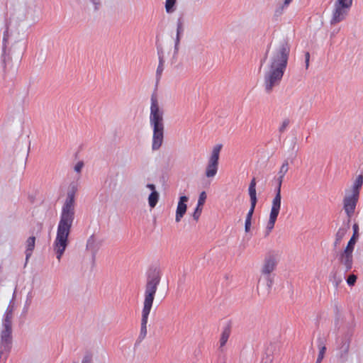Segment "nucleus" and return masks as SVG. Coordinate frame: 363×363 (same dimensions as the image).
Wrapping results in <instances>:
<instances>
[{
	"instance_id": "nucleus-19",
	"label": "nucleus",
	"mask_w": 363,
	"mask_h": 363,
	"mask_svg": "<svg viewBox=\"0 0 363 363\" xmlns=\"http://www.w3.org/2000/svg\"><path fill=\"white\" fill-rule=\"evenodd\" d=\"M35 238L34 236L29 237L26 242V257L28 259L31 256L35 247Z\"/></svg>"
},
{
	"instance_id": "nucleus-1",
	"label": "nucleus",
	"mask_w": 363,
	"mask_h": 363,
	"mask_svg": "<svg viewBox=\"0 0 363 363\" xmlns=\"http://www.w3.org/2000/svg\"><path fill=\"white\" fill-rule=\"evenodd\" d=\"M290 45L286 40L276 41L269 46L266 52L264 80L267 91L269 92L277 86L286 69Z\"/></svg>"
},
{
	"instance_id": "nucleus-6",
	"label": "nucleus",
	"mask_w": 363,
	"mask_h": 363,
	"mask_svg": "<svg viewBox=\"0 0 363 363\" xmlns=\"http://www.w3.org/2000/svg\"><path fill=\"white\" fill-rule=\"evenodd\" d=\"M14 296L15 292L13 293L12 300L10 301L6 313L4 315V318L3 320V329L1 331V342L4 345H9L11 342V320L13 318V313L15 309V303H14Z\"/></svg>"
},
{
	"instance_id": "nucleus-12",
	"label": "nucleus",
	"mask_w": 363,
	"mask_h": 363,
	"mask_svg": "<svg viewBox=\"0 0 363 363\" xmlns=\"http://www.w3.org/2000/svg\"><path fill=\"white\" fill-rule=\"evenodd\" d=\"M189 197L186 196H181L179 198L176 212H175V222L179 223L184 218L187 211V203Z\"/></svg>"
},
{
	"instance_id": "nucleus-7",
	"label": "nucleus",
	"mask_w": 363,
	"mask_h": 363,
	"mask_svg": "<svg viewBox=\"0 0 363 363\" xmlns=\"http://www.w3.org/2000/svg\"><path fill=\"white\" fill-rule=\"evenodd\" d=\"M352 3V0H335L330 18L332 25H335L345 19Z\"/></svg>"
},
{
	"instance_id": "nucleus-20",
	"label": "nucleus",
	"mask_w": 363,
	"mask_h": 363,
	"mask_svg": "<svg viewBox=\"0 0 363 363\" xmlns=\"http://www.w3.org/2000/svg\"><path fill=\"white\" fill-rule=\"evenodd\" d=\"M318 350V355L315 363H320L323 361L326 351L325 344L324 343V341L322 339L319 340Z\"/></svg>"
},
{
	"instance_id": "nucleus-3",
	"label": "nucleus",
	"mask_w": 363,
	"mask_h": 363,
	"mask_svg": "<svg viewBox=\"0 0 363 363\" xmlns=\"http://www.w3.org/2000/svg\"><path fill=\"white\" fill-rule=\"evenodd\" d=\"M150 124L152 128V150H158L164 142V111L157 99L152 97L150 113Z\"/></svg>"
},
{
	"instance_id": "nucleus-33",
	"label": "nucleus",
	"mask_w": 363,
	"mask_h": 363,
	"mask_svg": "<svg viewBox=\"0 0 363 363\" xmlns=\"http://www.w3.org/2000/svg\"><path fill=\"white\" fill-rule=\"evenodd\" d=\"M7 355H4L2 351H0V363H6Z\"/></svg>"
},
{
	"instance_id": "nucleus-34",
	"label": "nucleus",
	"mask_w": 363,
	"mask_h": 363,
	"mask_svg": "<svg viewBox=\"0 0 363 363\" xmlns=\"http://www.w3.org/2000/svg\"><path fill=\"white\" fill-rule=\"evenodd\" d=\"M293 0H284L281 8H287Z\"/></svg>"
},
{
	"instance_id": "nucleus-21",
	"label": "nucleus",
	"mask_w": 363,
	"mask_h": 363,
	"mask_svg": "<svg viewBox=\"0 0 363 363\" xmlns=\"http://www.w3.org/2000/svg\"><path fill=\"white\" fill-rule=\"evenodd\" d=\"M254 210H255V207L251 206L249 212L247 213L246 220H245V230L246 233L249 232L250 230L251 220H252V216Z\"/></svg>"
},
{
	"instance_id": "nucleus-11",
	"label": "nucleus",
	"mask_w": 363,
	"mask_h": 363,
	"mask_svg": "<svg viewBox=\"0 0 363 363\" xmlns=\"http://www.w3.org/2000/svg\"><path fill=\"white\" fill-rule=\"evenodd\" d=\"M359 196L345 192L343 199V209L348 218H351L356 208Z\"/></svg>"
},
{
	"instance_id": "nucleus-22",
	"label": "nucleus",
	"mask_w": 363,
	"mask_h": 363,
	"mask_svg": "<svg viewBox=\"0 0 363 363\" xmlns=\"http://www.w3.org/2000/svg\"><path fill=\"white\" fill-rule=\"evenodd\" d=\"M347 228L343 227V228H340L337 233H336V235H335V245H338L341 240L345 237V235H346L347 233Z\"/></svg>"
},
{
	"instance_id": "nucleus-25",
	"label": "nucleus",
	"mask_w": 363,
	"mask_h": 363,
	"mask_svg": "<svg viewBox=\"0 0 363 363\" xmlns=\"http://www.w3.org/2000/svg\"><path fill=\"white\" fill-rule=\"evenodd\" d=\"M230 336V331L228 329H225L221 334L220 339V346L223 347L227 342Z\"/></svg>"
},
{
	"instance_id": "nucleus-30",
	"label": "nucleus",
	"mask_w": 363,
	"mask_h": 363,
	"mask_svg": "<svg viewBox=\"0 0 363 363\" xmlns=\"http://www.w3.org/2000/svg\"><path fill=\"white\" fill-rule=\"evenodd\" d=\"M289 124V121L288 119L284 120L279 128V132L283 133L285 130V129L288 127Z\"/></svg>"
},
{
	"instance_id": "nucleus-26",
	"label": "nucleus",
	"mask_w": 363,
	"mask_h": 363,
	"mask_svg": "<svg viewBox=\"0 0 363 363\" xmlns=\"http://www.w3.org/2000/svg\"><path fill=\"white\" fill-rule=\"evenodd\" d=\"M206 198H207V195H206V191H201L199 196L197 206L203 207V206L204 205V203L206 202Z\"/></svg>"
},
{
	"instance_id": "nucleus-24",
	"label": "nucleus",
	"mask_w": 363,
	"mask_h": 363,
	"mask_svg": "<svg viewBox=\"0 0 363 363\" xmlns=\"http://www.w3.org/2000/svg\"><path fill=\"white\" fill-rule=\"evenodd\" d=\"M289 170V162L287 160H285L282 165L280 167V169L279 171V176L280 177V179L284 178L285 174Z\"/></svg>"
},
{
	"instance_id": "nucleus-4",
	"label": "nucleus",
	"mask_w": 363,
	"mask_h": 363,
	"mask_svg": "<svg viewBox=\"0 0 363 363\" xmlns=\"http://www.w3.org/2000/svg\"><path fill=\"white\" fill-rule=\"evenodd\" d=\"M161 274L160 272L154 270L147 278L145 286V299L143 303V309L142 312L141 333L146 334V325L148 315L150 314L152 303L155 298L157 286L160 282Z\"/></svg>"
},
{
	"instance_id": "nucleus-28",
	"label": "nucleus",
	"mask_w": 363,
	"mask_h": 363,
	"mask_svg": "<svg viewBox=\"0 0 363 363\" xmlns=\"http://www.w3.org/2000/svg\"><path fill=\"white\" fill-rule=\"evenodd\" d=\"M354 244H355V239L354 238H352L350 239V240L349 241V242H348L346 248L345 249V250H348L350 252H352Z\"/></svg>"
},
{
	"instance_id": "nucleus-31",
	"label": "nucleus",
	"mask_w": 363,
	"mask_h": 363,
	"mask_svg": "<svg viewBox=\"0 0 363 363\" xmlns=\"http://www.w3.org/2000/svg\"><path fill=\"white\" fill-rule=\"evenodd\" d=\"M84 167V163L83 162H78L75 165H74V169L76 172L77 173H80L82 168Z\"/></svg>"
},
{
	"instance_id": "nucleus-8",
	"label": "nucleus",
	"mask_w": 363,
	"mask_h": 363,
	"mask_svg": "<svg viewBox=\"0 0 363 363\" xmlns=\"http://www.w3.org/2000/svg\"><path fill=\"white\" fill-rule=\"evenodd\" d=\"M222 147L221 144H218L214 145L211 150L205 168V176L207 178L214 177L218 172L220 152Z\"/></svg>"
},
{
	"instance_id": "nucleus-32",
	"label": "nucleus",
	"mask_w": 363,
	"mask_h": 363,
	"mask_svg": "<svg viewBox=\"0 0 363 363\" xmlns=\"http://www.w3.org/2000/svg\"><path fill=\"white\" fill-rule=\"evenodd\" d=\"M163 70V60L161 57H160V64H159V66L157 67V73H161Z\"/></svg>"
},
{
	"instance_id": "nucleus-27",
	"label": "nucleus",
	"mask_w": 363,
	"mask_h": 363,
	"mask_svg": "<svg viewBox=\"0 0 363 363\" xmlns=\"http://www.w3.org/2000/svg\"><path fill=\"white\" fill-rule=\"evenodd\" d=\"M201 211H202V207L201 206H196L195 210H194V212L193 213V218L195 220H198L200 216H201Z\"/></svg>"
},
{
	"instance_id": "nucleus-10",
	"label": "nucleus",
	"mask_w": 363,
	"mask_h": 363,
	"mask_svg": "<svg viewBox=\"0 0 363 363\" xmlns=\"http://www.w3.org/2000/svg\"><path fill=\"white\" fill-rule=\"evenodd\" d=\"M275 274L259 273L257 289L263 294H269L274 283Z\"/></svg>"
},
{
	"instance_id": "nucleus-17",
	"label": "nucleus",
	"mask_w": 363,
	"mask_h": 363,
	"mask_svg": "<svg viewBox=\"0 0 363 363\" xmlns=\"http://www.w3.org/2000/svg\"><path fill=\"white\" fill-rule=\"evenodd\" d=\"M345 277L340 270L333 272L330 276L329 281L337 288L342 282Z\"/></svg>"
},
{
	"instance_id": "nucleus-15",
	"label": "nucleus",
	"mask_w": 363,
	"mask_h": 363,
	"mask_svg": "<svg viewBox=\"0 0 363 363\" xmlns=\"http://www.w3.org/2000/svg\"><path fill=\"white\" fill-rule=\"evenodd\" d=\"M101 246V242L94 235H91L86 243V250L93 255L96 254L99 250Z\"/></svg>"
},
{
	"instance_id": "nucleus-35",
	"label": "nucleus",
	"mask_w": 363,
	"mask_h": 363,
	"mask_svg": "<svg viewBox=\"0 0 363 363\" xmlns=\"http://www.w3.org/2000/svg\"><path fill=\"white\" fill-rule=\"evenodd\" d=\"M82 363H92L91 357L89 356L84 357Z\"/></svg>"
},
{
	"instance_id": "nucleus-2",
	"label": "nucleus",
	"mask_w": 363,
	"mask_h": 363,
	"mask_svg": "<svg viewBox=\"0 0 363 363\" xmlns=\"http://www.w3.org/2000/svg\"><path fill=\"white\" fill-rule=\"evenodd\" d=\"M75 218V201L73 194H68L62 206L56 236L52 249L58 262H60L69 245V236Z\"/></svg>"
},
{
	"instance_id": "nucleus-36",
	"label": "nucleus",
	"mask_w": 363,
	"mask_h": 363,
	"mask_svg": "<svg viewBox=\"0 0 363 363\" xmlns=\"http://www.w3.org/2000/svg\"><path fill=\"white\" fill-rule=\"evenodd\" d=\"M309 57H310L309 53H308V52H307V53L306 54V64H307V65L308 64Z\"/></svg>"
},
{
	"instance_id": "nucleus-13",
	"label": "nucleus",
	"mask_w": 363,
	"mask_h": 363,
	"mask_svg": "<svg viewBox=\"0 0 363 363\" xmlns=\"http://www.w3.org/2000/svg\"><path fill=\"white\" fill-rule=\"evenodd\" d=\"M146 187L151 191V194L148 196V204L151 208H153L156 206L159 199L160 194L156 189V186L153 184H147Z\"/></svg>"
},
{
	"instance_id": "nucleus-29",
	"label": "nucleus",
	"mask_w": 363,
	"mask_h": 363,
	"mask_svg": "<svg viewBox=\"0 0 363 363\" xmlns=\"http://www.w3.org/2000/svg\"><path fill=\"white\" fill-rule=\"evenodd\" d=\"M357 281V276L354 274H350L347 279V283L349 286H353Z\"/></svg>"
},
{
	"instance_id": "nucleus-5",
	"label": "nucleus",
	"mask_w": 363,
	"mask_h": 363,
	"mask_svg": "<svg viewBox=\"0 0 363 363\" xmlns=\"http://www.w3.org/2000/svg\"><path fill=\"white\" fill-rule=\"evenodd\" d=\"M284 178L280 179L279 176L277 178V188L276 190V195L272 201L270 213L269 218L266 223L265 233L269 235L274 228L275 223L277 220L281 206V186Z\"/></svg>"
},
{
	"instance_id": "nucleus-16",
	"label": "nucleus",
	"mask_w": 363,
	"mask_h": 363,
	"mask_svg": "<svg viewBox=\"0 0 363 363\" xmlns=\"http://www.w3.org/2000/svg\"><path fill=\"white\" fill-rule=\"evenodd\" d=\"M363 184V175L359 174L354 180L352 185L345 192L359 196V191Z\"/></svg>"
},
{
	"instance_id": "nucleus-9",
	"label": "nucleus",
	"mask_w": 363,
	"mask_h": 363,
	"mask_svg": "<svg viewBox=\"0 0 363 363\" xmlns=\"http://www.w3.org/2000/svg\"><path fill=\"white\" fill-rule=\"evenodd\" d=\"M279 263L278 256L275 254H267L261 264L259 273L274 274V272Z\"/></svg>"
},
{
	"instance_id": "nucleus-37",
	"label": "nucleus",
	"mask_w": 363,
	"mask_h": 363,
	"mask_svg": "<svg viewBox=\"0 0 363 363\" xmlns=\"http://www.w3.org/2000/svg\"><path fill=\"white\" fill-rule=\"evenodd\" d=\"M353 227H354V230H357V228H358L357 225H354V226H353Z\"/></svg>"
},
{
	"instance_id": "nucleus-18",
	"label": "nucleus",
	"mask_w": 363,
	"mask_h": 363,
	"mask_svg": "<svg viewBox=\"0 0 363 363\" xmlns=\"http://www.w3.org/2000/svg\"><path fill=\"white\" fill-rule=\"evenodd\" d=\"M256 182L255 179H252L249 186V195L250 197L251 206L255 207L257 203L256 196Z\"/></svg>"
},
{
	"instance_id": "nucleus-23",
	"label": "nucleus",
	"mask_w": 363,
	"mask_h": 363,
	"mask_svg": "<svg viewBox=\"0 0 363 363\" xmlns=\"http://www.w3.org/2000/svg\"><path fill=\"white\" fill-rule=\"evenodd\" d=\"M177 0H166L165 9L169 13H173L176 10Z\"/></svg>"
},
{
	"instance_id": "nucleus-14",
	"label": "nucleus",
	"mask_w": 363,
	"mask_h": 363,
	"mask_svg": "<svg viewBox=\"0 0 363 363\" xmlns=\"http://www.w3.org/2000/svg\"><path fill=\"white\" fill-rule=\"evenodd\" d=\"M352 252L348 250H344L340 256V263L345 269V271H348L352 269Z\"/></svg>"
}]
</instances>
